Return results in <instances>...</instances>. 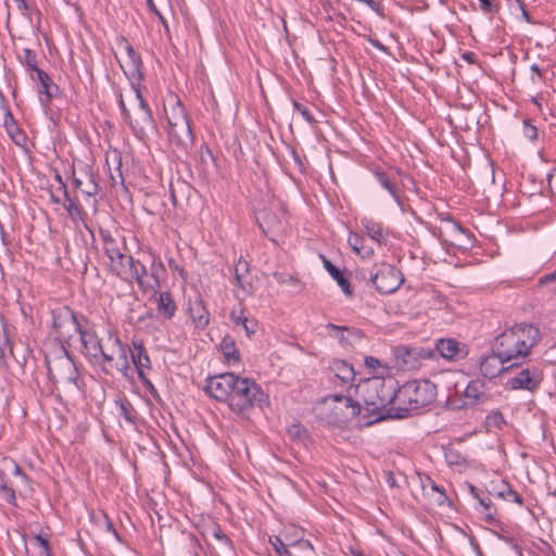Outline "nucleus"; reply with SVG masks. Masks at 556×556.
Returning <instances> with one entry per match:
<instances>
[{"instance_id": "f257e3e1", "label": "nucleus", "mask_w": 556, "mask_h": 556, "mask_svg": "<svg viewBox=\"0 0 556 556\" xmlns=\"http://www.w3.org/2000/svg\"><path fill=\"white\" fill-rule=\"evenodd\" d=\"M396 384L392 378H372L356 387L364 394L362 420L365 425L369 426L386 418L404 417V414L394 412L396 408L392 406L396 403Z\"/></svg>"}, {"instance_id": "f03ea898", "label": "nucleus", "mask_w": 556, "mask_h": 556, "mask_svg": "<svg viewBox=\"0 0 556 556\" xmlns=\"http://www.w3.org/2000/svg\"><path fill=\"white\" fill-rule=\"evenodd\" d=\"M540 340V330L530 324L516 325L498 334L492 345L509 367H517L529 355Z\"/></svg>"}, {"instance_id": "7ed1b4c3", "label": "nucleus", "mask_w": 556, "mask_h": 556, "mask_svg": "<svg viewBox=\"0 0 556 556\" xmlns=\"http://www.w3.org/2000/svg\"><path fill=\"white\" fill-rule=\"evenodd\" d=\"M435 386L429 380H413L404 383L402 387L396 386V413L406 414L425 407L435 400Z\"/></svg>"}, {"instance_id": "20e7f679", "label": "nucleus", "mask_w": 556, "mask_h": 556, "mask_svg": "<svg viewBox=\"0 0 556 556\" xmlns=\"http://www.w3.org/2000/svg\"><path fill=\"white\" fill-rule=\"evenodd\" d=\"M127 351V345L122 343L118 334L108 330L106 336L103 337L101 351L93 359L105 374L110 375L113 370L126 374L130 367Z\"/></svg>"}, {"instance_id": "39448f33", "label": "nucleus", "mask_w": 556, "mask_h": 556, "mask_svg": "<svg viewBox=\"0 0 556 556\" xmlns=\"http://www.w3.org/2000/svg\"><path fill=\"white\" fill-rule=\"evenodd\" d=\"M228 399V407L237 414L250 410L254 405H261L267 396L262 388L252 379L236 375Z\"/></svg>"}, {"instance_id": "423d86ee", "label": "nucleus", "mask_w": 556, "mask_h": 556, "mask_svg": "<svg viewBox=\"0 0 556 556\" xmlns=\"http://www.w3.org/2000/svg\"><path fill=\"white\" fill-rule=\"evenodd\" d=\"M164 112L167 119V135L170 142L176 146L188 148L193 143V132L186 109L179 99H173L164 104Z\"/></svg>"}, {"instance_id": "0eeeda50", "label": "nucleus", "mask_w": 556, "mask_h": 556, "mask_svg": "<svg viewBox=\"0 0 556 556\" xmlns=\"http://www.w3.org/2000/svg\"><path fill=\"white\" fill-rule=\"evenodd\" d=\"M392 354L394 367L402 371L418 369L422 359H430L435 356L434 350L406 345L394 346Z\"/></svg>"}, {"instance_id": "6e6552de", "label": "nucleus", "mask_w": 556, "mask_h": 556, "mask_svg": "<svg viewBox=\"0 0 556 556\" xmlns=\"http://www.w3.org/2000/svg\"><path fill=\"white\" fill-rule=\"evenodd\" d=\"M131 90L134 93V114L135 117L130 115V119L126 123L130 126L136 136H144L147 129L154 127V119L152 116V112L143 99L139 87L131 85Z\"/></svg>"}, {"instance_id": "1a4fd4ad", "label": "nucleus", "mask_w": 556, "mask_h": 556, "mask_svg": "<svg viewBox=\"0 0 556 556\" xmlns=\"http://www.w3.org/2000/svg\"><path fill=\"white\" fill-rule=\"evenodd\" d=\"M52 327L55 339L62 343H68L73 336L80 331L81 325L74 311L63 306L52 311Z\"/></svg>"}, {"instance_id": "9d476101", "label": "nucleus", "mask_w": 556, "mask_h": 556, "mask_svg": "<svg viewBox=\"0 0 556 556\" xmlns=\"http://www.w3.org/2000/svg\"><path fill=\"white\" fill-rule=\"evenodd\" d=\"M100 237L103 243V250L110 258L112 271L116 276H123L125 273L124 261L127 260V255L124 253V250L126 249L124 239H117L113 237L109 230L103 229H100Z\"/></svg>"}, {"instance_id": "9b49d317", "label": "nucleus", "mask_w": 556, "mask_h": 556, "mask_svg": "<svg viewBox=\"0 0 556 556\" xmlns=\"http://www.w3.org/2000/svg\"><path fill=\"white\" fill-rule=\"evenodd\" d=\"M370 282L381 294H391L395 292L404 282L403 274L395 266L381 264L377 270L371 274Z\"/></svg>"}, {"instance_id": "f8f14e48", "label": "nucleus", "mask_w": 556, "mask_h": 556, "mask_svg": "<svg viewBox=\"0 0 556 556\" xmlns=\"http://www.w3.org/2000/svg\"><path fill=\"white\" fill-rule=\"evenodd\" d=\"M332 400L336 405L331 408L330 421L333 424H346L362 413L364 414L362 405L353 401L351 394H336Z\"/></svg>"}, {"instance_id": "ddd939ff", "label": "nucleus", "mask_w": 556, "mask_h": 556, "mask_svg": "<svg viewBox=\"0 0 556 556\" xmlns=\"http://www.w3.org/2000/svg\"><path fill=\"white\" fill-rule=\"evenodd\" d=\"M543 380L542 370L535 366L522 368L516 376L509 378L506 382L510 390H527L533 392L539 388Z\"/></svg>"}, {"instance_id": "4468645a", "label": "nucleus", "mask_w": 556, "mask_h": 556, "mask_svg": "<svg viewBox=\"0 0 556 556\" xmlns=\"http://www.w3.org/2000/svg\"><path fill=\"white\" fill-rule=\"evenodd\" d=\"M233 372H223L208 377L206 379L205 391L206 393L219 402H228L231 392V386L236 381Z\"/></svg>"}, {"instance_id": "2eb2a0df", "label": "nucleus", "mask_w": 556, "mask_h": 556, "mask_svg": "<svg viewBox=\"0 0 556 556\" xmlns=\"http://www.w3.org/2000/svg\"><path fill=\"white\" fill-rule=\"evenodd\" d=\"M511 368L513 367H509V363L504 361L503 356L498 355L497 351H492L491 354L481 357L479 361L480 374L486 379L496 378Z\"/></svg>"}, {"instance_id": "dca6fc26", "label": "nucleus", "mask_w": 556, "mask_h": 556, "mask_svg": "<svg viewBox=\"0 0 556 556\" xmlns=\"http://www.w3.org/2000/svg\"><path fill=\"white\" fill-rule=\"evenodd\" d=\"M73 184L76 189L80 190L87 197H93L99 192V186L91 168L84 165L79 168V175L73 172Z\"/></svg>"}, {"instance_id": "f3484780", "label": "nucleus", "mask_w": 556, "mask_h": 556, "mask_svg": "<svg viewBox=\"0 0 556 556\" xmlns=\"http://www.w3.org/2000/svg\"><path fill=\"white\" fill-rule=\"evenodd\" d=\"M488 386L480 379L471 380L464 390V397L466 406H477L484 404L490 400Z\"/></svg>"}, {"instance_id": "a211bd4d", "label": "nucleus", "mask_w": 556, "mask_h": 556, "mask_svg": "<svg viewBox=\"0 0 556 556\" xmlns=\"http://www.w3.org/2000/svg\"><path fill=\"white\" fill-rule=\"evenodd\" d=\"M188 314L199 329H204L210 323V313L204 304L200 293H195L194 298H189Z\"/></svg>"}, {"instance_id": "6ab92c4d", "label": "nucleus", "mask_w": 556, "mask_h": 556, "mask_svg": "<svg viewBox=\"0 0 556 556\" xmlns=\"http://www.w3.org/2000/svg\"><path fill=\"white\" fill-rule=\"evenodd\" d=\"M131 361L137 368L138 377L143 383H148L151 386V382L146 377L143 370L149 369L151 367V362L148 355V352L143 345V342L140 340L132 341V349L130 350Z\"/></svg>"}, {"instance_id": "aec40b11", "label": "nucleus", "mask_w": 556, "mask_h": 556, "mask_svg": "<svg viewBox=\"0 0 556 556\" xmlns=\"http://www.w3.org/2000/svg\"><path fill=\"white\" fill-rule=\"evenodd\" d=\"M31 79L38 80L40 84L38 91L43 105H48L59 94V86L53 83L52 78L45 71H37V73L31 75Z\"/></svg>"}, {"instance_id": "412c9836", "label": "nucleus", "mask_w": 556, "mask_h": 556, "mask_svg": "<svg viewBox=\"0 0 556 556\" xmlns=\"http://www.w3.org/2000/svg\"><path fill=\"white\" fill-rule=\"evenodd\" d=\"M465 345L452 338L439 339L435 351L445 359L452 361L466 355Z\"/></svg>"}, {"instance_id": "4be33fe9", "label": "nucleus", "mask_w": 556, "mask_h": 556, "mask_svg": "<svg viewBox=\"0 0 556 556\" xmlns=\"http://www.w3.org/2000/svg\"><path fill=\"white\" fill-rule=\"evenodd\" d=\"M77 333L79 334L83 345V353H85L90 358L97 357L98 352L101 351L103 337L99 338L94 330L83 329V327H80V331Z\"/></svg>"}, {"instance_id": "5701e85b", "label": "nucleus", "mask_w": 556, "mask_h": 556, "mask_svg": "<svg viewBox=\"0 0 556 556\" xmlns=\"http://www.w3.org/2000/svg\"><path fill=\"white\" fill-rule=\"evenodd\" d=\"M124 264L125 273L123 276L118 277L124 280L134 279L140 288H143V277L147 275L146 266L135 260L131 255H127V260L124 261Z\"/></svg>"}, {"instance_id": "b1692460", "label": "nucleus", "mask_w": 556, "mask_h": 556, "mask_svg": "<svg viewBox=\"0 0 556 556\" xmlns=\"http://www.w3.org/2000/svg\"><path fill=\"white\" fill-rule=\"evenodd\" d=\"M327 328L337 332L336 337L342 344H352L354 340H361L364 337V332L357 328L337 326L334 324H328Z\"/></svg>"}, {"instance_id": "393cba45", "label": "nucleus", "mask_w": 556, "mask_h": 556, "mask_svg": "<svg viewBox=\"0 0 556 556\" xmlns=\"http://www.w3.org/2000/svg\"><path fill=\"white\" fill-rule=\"evenodd\" d=\"M79 374L72 358L67 357L59 364V378L62 382L77 386Z\"/></svg>"}, {"instance_id": "a878e982", "label": "nucleus", "mask_w": 556, "mask_h": 556, "mask_svg": "<svg viewBox=\"0 0 556 556\" xmlns=\"http://www.w3.org/2000/svg\"><path fill=\"white\" fill-rule=\"evenodd\" d=\"M331 371L334 374V378L340 380L343 384L349 383L354 380L355 371L348 362L336 359L332 362Z\"/></svg>"}, {"instance_id": "bb28decb", "label": "nucleus", "mask_w": 556, "mask_h": 556, "mask_svg": "<svg viewBox=\"0 0 556 556\" xmlns=\"http://www.w3.org/2000/svg\"><path fill=\"white\" fill-rule=\"evenodd\" d=\"M157 311L166 319L174 317L176 312V303L169 292H160L156 299Z\"/></svg>"}, {"instance_id": "cd10ccee", "label": "nucleus", "mask_w": 556, "mask_h": 556, "mask_svg": "<svg viewBox=\"0 0 556 556\" xmlns=\"http://www.w3.org/2000/svg\"><path fill=\"white\" fill-rule=\"evenodd\" d=\"M323 257V263L325 269L329 273V275L337 281L339 287L342 289V291L346 295L352 294L351 285L348 278L344 277V275L341 273V270L334 266L329 260H327L325 256Z\"/></svg>"}, {"instance_id": "c85d7f7f", "label": "nucleus", "mask_w": 556, "mask_h": 556, "mask_svg": "<svg viewBox=\"0 0 556 556\" xmlns=\"http://www.w3.org/2000/svg\"><path fill=\"white\" fill-rule=\"evenodd\" d=\"M219 349L227 364H236L240 362V353L237 349L235 340L230 336L223 338Z\"/></svg>"}, {"instance_id": "c756f323", "label": "nucleus", "mask_w": 556, "mask_h": 556, "mask_svg": "<svg viewBox=\"0 0 556 556\" xmlns=\"http://www.w3.org/2000/svg\"><path fill=\"white\" fill-rule=\"evenodd\" d=\"M374 175H375L376 179L379 181V184L381 185V187H383L386 190H388V192L392 195V198L399 204H401L400 194H399L397 188L395 187V184H394V177L391 176L390 173H387L379 168L374 172Z\"/></svg>"}, {"instance_id": "7c9ffc66", "label": "nucleus", "mask_w": 556, "mask_h": 556, "mask_svg": "<svg viewBox=\"0 0 556 556\" xmlns=\"http://www.w3.org/2000/svg\"><path fill=\"white\" fill-rule=\"evenodd\" d=\"M230 319L236 326H242L248 337L255 333L257 323L245 317L242 309L237 311L233 308L230 313Z\"/></svg>"}, {"instance_id": "2f4dec72", "label": "nucleus", "mask_w": 556, "mask_h": 556, "mask_svg": "<svg viewBox=\"0 0 556 556\" xmlns=\"http://www.w3.org/2000/svg\"><path fill=\"white\" fill-rule=\"evenodd\" d=\"M117 416L123 417L127 422L135 424L137 419V412L131 403L125 397H118L114 401Z\"/></svg>"}, {"instance_id": "473e14b6", "label": "nucleus", "mask_w": 556, "mask_h": 556, "mask_svg": "<svg viewBox=\"0 0 556 556\" xmlns=\"http://www.w3.org/2000/svg\"><path fill=\"white\" fill-rule=\"evenodd\" d=\"M362 225L364 226L367 236L372 241H375L379 245L386 243V240H387L386 235H384L383 229L380 224H378L371 219L364 218V219H362Z\"/></svg>"}, {"instance_id": "72a5a7b5", "label": "nucleus", "mask_w": 556, "mask_h": 556, "mask_svg": "<svg viewBox=\"0 0 556 556\" xmlns=\"http://www.w3.org/2000/svg\"><path fill=\"white\" fill-rule=\"evenodd\" d=\"M63 194L65 198L64 207L67 211L72 220H84V216L86 215V213L84 208L80 206V204L76 203L74 200L70 198L66 186H63Z\"/></svg>"}, {"instance_id": "f704fd0d", "label": "nucleus", "mask_w": 556, "mask_h": 556, "mask_svg": "<svg viewBox=\"0 0 556 556\" xmlns=\"http://www.w3.org/2000/svg\"><path fill=\"white\" fill-rule=\"evenodd\" d=\"M444 458L451 466H462L465 464V457L453 447H447L444 450Z\"/></svg>"}, {"instance_id": "c9c22d12", "label": "nucleus", "mask_w": 556, "mask_h": 556, "mask_svg": "<svg viewBox=\"0 0 556 556\" xmlns=\"http://www.w3.org/2000/svg\"><path fill=\"white\" fill-rule=\"evenodd\" d=\"M485 424L489 428L502 429L506 421L500 410H492L486 416Z\"/></svg>"}, {"instance_id": "e433bc0d", "label": "nucleus", "mask_w": 556, "mask_h": 556, "mask_svg": "<svg viewBox=\"0 0 556 556\" xmlns=\"http://www.w3.org/2000/svg\"><path fill=\"white\" fill-rule=\"evenodd\" d=\"M31 544L35 547L39 548L40 556H51L49 541L46 538H43L42 535H40V534L35 535L31 539Z\"/></svg>"}, {"instance_id": "4c0bfd02", "label": "nucleus", "mask_w": 556, "mask_h": 556, "mask_svg": "<svg viewBox=\"0 0 556 556\" xmlns=\"http://www.w3.org/2000/svg\"><path fill=\"white\" fill-rule=\"evenodd\" d=\"M23 63L34 73L40 70L37 65V54L31 49L25 48L23 50Z\"/></svg>"}, {"instance_id": "58836bf2", "label": "nucleus", "mask_w": 556, "mask_h": 556, "mask_svg": "<svg viewBox=\"0 0 556 556\" xmlns=\"http://www.w3.org/2000/svg\"><path fill=\"white\" fill-rule=\"evenodd\" d=\"M293 108L296 112L301 114V116L309 124L315 123V118L313 114L311 113L307 104L299 102L296 100L292 101Z\"/></svg>"}, {"instance_id": "ea45409f", "label": "nucleus", "mask_w": 556, "mask_h": 556, "mask_svg": "<svg viewBox=\"0 0 556 556\" xmlns=\"http://www.w3.org/2000/svg\"><path fill=\"white\" fill-rule=\"evenodd\" d=\"M269 541L278 556H292L287 544L279 536H273Z\"/></svg>"}, {"instance_id": "a19ab883", "label": "nucleus", "mask_w": 556, "mask_h": 556, "mask_svg": "<svg viewBox=\"0 0 556 556\" xmlns=\"http://www.w3.org/2000/svg\"><path fill=\"white\" fill-rule=\"evenodd\" d=\"M123 41L125 43V50L132 63L134 68L138 71L142 64L140 55L135 51L134 47L126 39H123Z\"/></svg>"}, {"instance_id": "79ce46f5", "label": "nucleus", "mask_w": 556, "mask_h": 556, "mask_svg": "<svg viewBox=\"0 0 556 556\" xmlns=\"http://www.w3.org/2000/svg\"><path fill=\"white\" fill-rule=\"evenodd\" d=\"M0 494L1 496L11 505L16 506V495L15 491L12 486L7 483H2L0 485Z\"/></svg>"}, {"instance_id": "37998d69", "label": "nucleus", "mask_w": 556, "mask_h": 556, "mask_svg": "<svg viewBox=\"0 0 556 556\" xmlns=\"http://www.w3.org/2000/svg\"><path fill=\"white\" fill-rule=\"evenodd\" d=\"M248 271L247 262L239 261L235 267V279L239 287L244 289V273Z\"/></svg>"}, {"instance_id": "c03bdc74", "label": "nucleus", "mask_w": 556, "mask_h": 556, "mask_svg": "<svg viewBox=\"0 0 556 556\" xmlns=\"http://www.w3.org/2000/svg\"><path fill=\"white\" fill-rule=\"evenodd\" d=\"M504 489H506V493H505V495H503V500H505L507 502L516 503L518 505L523 504L522 496L519 493H517L515 490H513L510 485H504Z\"/></svg>"}, {"instance_id": "a18cd8bd", "label": "nucleus", "mask_w": 556, "mask_h": 556, "mask_svg": "<svg viewBox=\"0 0 556 556\" xmlns=\"http://www.w3.org/2000/svg\"><path fill=\"white\" fill-rule=\"evenodd\" d=\"M522 132L523 136L531 141L538 139V128L534 125H532L529 119L523 121Z\"/></svg>"}, {"instance_id": "49530a36", "label": "nucleus", "mask_w": 556, "mask_h": 556, "mask_svg": "<svg viewBox=\"0 0 556 556\" xmlns=\"http://www.w3.org/2000/svg\"><path fill=\"white\" fill-rule=\"evenodd\" d=\"M479 504L483 507L482 513L485 514L489 520H494L493 503L489 497L479 498Z\"/></svg>"}, {"instance_id": "de8ad7c7", "label": "nucleus", "mask_w": 556, "mask_h": 556, "mask_svg": "<svg viewBox=\"0 0 556 556\" xmlns=\"http://www.w3.org/2000/svg\"><path fill=\"white\" fill-rule=\"evenodd\" d=\"M348 242H349L350 247L353 249V251L357 252L358 249L363 248L365 239L361 235L352 232L349 236Z\"/></svg>"}, {"instance_id": "09e8293b", "label": "nucleus", "mask_w": 556, "mask_h": 556, "mask_svg": "<svg viewBox=\"0 0 556 556\" xmlns=\"http://www.w3.org/2000/svg\"><path fill=\"white\" fill-rule=\"evenodd\" d=\"M8 353L12 354L13 348L10 339L4 336L2 339H0V358L4 359Z\"/></svg>"}, {"instance_id": "8fccbe9b", "label": "nucleus", "mask_w": 556, "mask_h": 556, "mask_svg": "<svg viewBox=\"0 0 556 556\" xmlns=\"http://www.w3.org/2000/svg\"><path fill=\"white\" fill-rule=\"evenodd\" d=\"M480 9L484 13H494L498 10V5L494 3V0H478Z\"/></svg>"}, {"instance_id": "3c124183", "label": "nucleus", "mask_w": 556, "mask_h": 556, "mask_svg": "<svg viewBox=\"0 0 556 556\" xmlns=\"http://www.w3.org/2000/svg\"><path fill=\"white\" fill-rule=\"evenodd\" d=\"M431 490L435 491L438 493V496L435 498V502L439 505H443L447 501V496L445 495L444 491L435 484L433 481H430Z\"/></svg>"}, {"instance_id": "603ef678", "label": "nucleus", "mask_w": 556, "mask_h": 556, "mask_svg": "<svg viewBox=\"0 0 556 556\" xmlns=\"http://www.w3.org/2000/svg\"><path fill=\"white\" fill-rule=\"evenodd\" d=\"M365 365H366V367L374 369V370H376L382 366L380 361L374 356L365 357Z\"/></svg>"}, {"instance_id": "864d4df0", "label": "nucleus", "mask_w": 556, "mask_h": 556, "mask_svg": "<svg viewBox=\"0 0 556 556\" xmlns=\"http://www.w3.org/2000/svg\"><path fill=\"white\" fill-rule=\"evenodd\" d=\"M214 536L220 542L225 543V545L231 547L230 539L220 529L214 530Z\"/></svg>"}, {"instance_id": "5fc2aeb1", "label": "nucleus", "mask_w": 556, "mask_h": 556, "mask_svg": "<svg viewBox=\"0 0 556 556\" xmlns=\"http://www.w3.org/2000/svg\"><path fill=\"white\" fill-rule=\"evenodd\" d=\"M189 547L193 556H200L199 549H201V546L199 545L197 539L192 535L189 536Z\"/></svg>"}, {"instance_id": "6e6d98bb", "label": "nucleus", "mask_w": 556, "mask_h": 556, "mask_svg": "<svg viewBox=\"0 0 556 556\" xmlns=\"http://www.w3.org/2000/svg\"><path fill=\"white\" fill-rule=\"evenodd\" d=\"M118 105H119V109L122 111V115L125 119V122H127L128 119H130V112L129 110L126 108V104L124 102V99H123V96L121 94L119 96V99H118Z\"/></svg>"}, {"instance_id": "4d7b16f0", "label": "nucleus", "mask_w": 556, "mask_h": 556, "mask_svg": "<svg viewBox=\"0 0 556 556\" xmlns=\"http://www.w3.org/2000/svg\"><path fill=\"white\" fill-rule=\"evenodd\" d=\"M358 255H361L362 257H371L374 255V249L371 247H368L366 245L365 243L363 244V248L362 249H358V251L356 252Z\"/></svg>"}, {"instance_id": "13d9d810", "label": "nucleus", "mask_w": 556, "mask_h": 556, "mask_svg": "<svg viewBox=\"0 0 556 556\" xmlns=\"http://www.w3.org/2000/svg\"><path fill=\"white\" fill-rule=\"evenodd\" d=\"M450 224H451V227H452V231L455 233V235H465V229L462 227V225L454 220V219H450L448 220Z\"/></svg>"}, {"instance_id": "bf43d9fd", "label": "nucleus", "mask_w": 556, "mask_h": 556, "mask_svg": "<svg viewBox=\"0 0 556 556\" xmlns=\"http://www.w3.org/2000/svg\"><path fill=\"white\" fill-rule=\"evenodd\" d=\"M530 70L540 80H544V71L538 64H532Z\"/></svg>"}, {"instance_id": "052dcab7", "label": "nucleus", "mask_w": 556, "mask_h": 556, "mask_svg": "<svg viewBox=\"0 0 556 556\" xmlns=\"http://www.w3.org/2000/svg\"><path fill=\"white\" fill-rule=\"evenodd\" d=\"M504 485H509L508 483H506L505 481H502L500 485H497L494 490V494L500 497V498H503V495H505L506 493V489H504Z\"/></svg>"}, {"instance_id": "680f3d73", "label": "nucleus", "mask_w": 556, "mask_h": 556, "mask_svg": "<svg viewBox=\"0 0 556 556\" xmlns=\"http://www.w3.org/2000/svg\"><path fill=\"white\" fill-rule=\"evenodd\" d=\"M556 281V269L540 279V283H549Z\"/></svg>"}, {"instance_id": "e2e57ef3", "label": "nucleus", "mask_w": 556, "mask_h": 556, "mask_svg": "<svg viewBox=\"0 0 556 556\" xmlns=\"http://www.w3.org/2000/svg\"><path fill=\"white\" fill-rule=\"evenodd\" d=\"M463 59L467 61L469 64L476 63V54L473 52L467 51L463 54Z\"/></svg>"}, {"instance_id": "0e129e2a", "label": "nucleus", "mask_w": 556, "mask_h": 556, "mask_svg": "<svg viewBox=\"0 0 556 556\" xmlns=\"http://www.w3.org/2000/svg\"><path fill=\"white\" fill-rule=\"evenodd\" d=\"M147 3H148L150 11H152L154 14H159V10H157L155 3L153 2V0H147Z\"/></svg>"}, {"instance_id": "69168bd1", "label": "nucleus", "mask_w": 556, "mask_h": 556, "mask_svg": "<svg viewBox=\"0 0 556 556\" xmlns=\"http://www.w3.org/2000/svg\"><path fill=\"white\" fill-rule=\"evenodd\" d=\"M168 265H169V268L178 270L180 273V275L184 274V269L180 268L173 260L169 261Z\"/></svg>"}, {"instance_id": "338daca9", "label": "nucleus", "mask_w": 556, "mask_h": 556, "mask_svg": "<svg viewBox=\"0 0 556 556\" xmlns=\"http://www.w3.org/2000/svg\"><path fill=\"white\" fill-rule=\"evenodd\" d=\"M15 1L17 2L18 9L25 10L27 8V4H26L25 0H15Z\"/></svg>"}, {"instance_id": "774afa93", "label": "nucleus", "mask_w": 556, "mask_h": 556, "mask_svg": "<svg viewBox=\"0 0 556 556\" xmlns=\"http://www.w3.org/2000/svg\"><path fill=\"white\" fill-rule=\"evenodd\" d=\"M156 15H157V17H159L160 22H161V23L164 25V27L167 29V28H168V26H167V22H166V20L164 18V16L161 14V12H160V11H159V14H156Z\"/></svg>"}]
</instances>
